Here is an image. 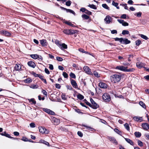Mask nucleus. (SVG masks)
Returning <instances> with one entry per match:
<instances>
[{
    "label": "nucleus",
    "mask_w": 149,
    "mask_h": 149,
    "mask_svg": "<svg viewBox=\"0 0 149 149\" xmlns=\"http://www.w3.org/2000/svg\"><path fill=\"white\" fill-rule=\"evenodd\" d=\"M121 76L118 74H114L110 76V79L111 82L116 83L119 82L121 79Z\"/></svg>",
    "instance_id": "nucleus-1"
},
{
    "label": "nucleus",
    "mask_w": 149,
    "mask_h": 149,
    "mask_svg": "<svg viewBox=\"0 0 149 149\" xmlns=\"http://www.w3.org/2000/svg\"><path fill=\"white\" fill-rule=\"evenodd\" d=\"M102 99L105 102H109L111 100V97L110 95L108 93H104L102 95Z\"/></svg>",
    "instance_id": "nucleus-2"
},
{
    "label": "nucleus",
    "mask_w": 149,
    "mask_h": 149,
    "mask_svg": "<svg viewBox=\"0 0 149 149\" xmlns=\"http://www.w3.org/2000/svg\"><path fill=\"white\" fill-rule=\"evenodd\" d=\"M38 129L39 131L42 134H46L49 133V131L46 129L44 127L39 126L38 127Z\"/></svg>",
    "instance_id": "nucleus-3"
},
{
    "label": "nucleus",
    "mask_w": 149,
    "mask_h": 149,
    "mask_svg": "<svg viewBox=\"0 0 149 149\" xmlns=\"http://www.w3.org/2000/svg\"><path fill=\"white\" fill-rule=\"evenodd\" d=\"M0 33L1 35L6 36H11V34L10 32L4 30H2L0 31Z\"/></svg>",
    "instance_id": "nucleus-4"
},
{
    "label": "nucleus",
    "mask_w": 149,
    "mask_h": 149,
    "mask_svg": "<svg viewBox=\"0 0 149 149\" xmlns=\"http://www.w3.org/2000/svg\"><path fill=\"white\" fill-rule=\"evenodd\" d=\"M70 81L72 87L78 89V86L76 81L72 79H70Z\"/></svg>",
    "instance_id": "nucleus-5"
},
{
    "label": "nucleus",
    "mask_w": 149,
    "mask_h": 149,
    "mask_svg": "<svg viewBox=\"0 0 149 149\" xmlns=\"http://www.w3.org/2000/svg\"><path fill=\"white\" fill-rule=\"evenodd\" d=\"M84 69L87 74L93 75V73L91 72V69L88 66H85L84 67Z\"/></svg>",
    "instance_id": "nucleus-6"
},
{
    "label": "nucleus",
    "mask_w": 149,
    "mask_h": 149,
    "mask_svg": "<svg viewBox=\"0 0 149 149\" xmlns=\"http://www.w3.org/2000/svg\"><path fill=\"white\" fill-rule=\"evenodd\" d=\"M107 138L111 142L113 143H115L116 145H117L118 144V142L117 141L115 138L114 137L111 136H108Z\"/></svg>",
    "instance_id": "nucleus-7"
},
{
    "label": "nucleus",
    "mask_w": 149,
    "mask_h": 149,
    "mask_svg": "<svg viewBox=\"0 0 149 149\" xmlns=\"http://www.w3.org/2000/svg\"><path fill=\"white\" fill-rule=\"evenodd\" d=\"M60 8L62 10H66V12L67 13H68V12L70 13H72V14H73L74 15H75V14H76V13H75L74 12V11H73V10H71V9H68L65 8L64 7H62V6H61L60 7Z\"/></svg>",
    "instance_id": "nucleus-8"
},
{
    "label": "nucleus",
    "mask_w": 149,
    "mask_h": 149,
    "mask_svg": "<svg viewBox=\"0 0 149 149\" xmlns=\"http://www.w3.org/2000/svg\"><path fill=\"white\" fill-rule=\"evenodd\" d=\"M89 107L93 109H96L99 107V106L98 104L95 102L91 104V106L90 105Z\"/></svg>",
    "instance_id": "nucleus-9"
},
{
    "label": "nucleus",
    "mask_w": 149,
    "mask_h": 149,
    "mask_svg": "<svg viewBox=\"0 0 149 149\" xmlns=\"http://www.w3.org/2000/svg\"><path fill=\"white\" fill-rule=\"evenodd\" d=\"M43 110L48 114L52 115H54L55 114L54 111L47 108H43Z\"/></svg>",
    "instance_id": "nucleus-10"
},
{
    "label": "nucleus",
    "mask_w": 149,
    "mask_h": 149,
    "mask_svg": "<svg viewBox=\"0 0 149 149\" xmlns=\"http://www.w3.org/2000/svg\"><path fill=\"white\" fill-rule=\"evenodd\" d=\"M133 120L136 121L140 122L143 120L142 117H138V116H135L133 118Z\"/></svg>",
    "instance_id": "nucleus-11"
},
{
    "label": "nucleus",
    "mask_w": 149,
    "mask_h": 149,
    "mask_svg": "<svg viewBox=\"0 0 149 149\" xmlns=\"http://www.w3.org/2000/svg\"><path fill=\"white\" fill-rule=\"evenodd\" d=\"M141 126L145 130H148L149 129V125L146 123H142L141 125Z\"/></svg>",
    "instance_id": "nucleus-12"
},
{
    "label": "nucleus",
    "mask_w": 149,
    "mask_h": 149,
    "mask_svg": "<svg viewBox=\"0 0 149 149\" xmlns=\"http://www.w3.org/2000/svg\"><path fill=\"white\" fill-rule=\"evenodd\" d=\"M52 122L53 123L54 125H57L59 123V120L55 118V117H53L52 118Z\"/></svg>",
    "instance_id": "nucleus-13"
},
{
    "label": "nucleus",
    "mask_w": 149,
    "mask_h": 149,
    "mask_svg": "<svg viewBox=\"0 0 149 149\" xmlns=\"http://www.w3.org/2000/svg\"><path fill=\"white\" fill-rule=\"evenodd\" d=\"M117 21L120 24H121L124 26H127L129 25L128 23L125 22L124 20L120 19H118Z\"/></svg>",
    "instance_id": "nucleus-14"
},
{
    "label": "nucleus",
    "mask_w": 149,
    "mask_h": 149,
    "mask_svg": "<svg viewBox=\"0 0 149 149\" xmlns=\"http://www.w3.org/2000/svg\"><path fill=\"white\" fill-rule=\"evenodd\" d=\"M21 68V65L19 63L16 64L14 67L15 70L16 71H20L22 70H22Z\"/></svg>",
    "instance_id": "nucleus-15"
},
{
    "label": "nucleus",
    "mask_w": 149,
    "mask_h": 149,
    "mask_svg": "<svg viewBox=\"0 0 149 149\" xmlns=\"http://www.w3.org/2000/svg\"><path fill=\"white\" fill-rule=\"evenodd\" d=\"M27 64L29 67L33 68H34L36 66L35 63L32 61H28L27 63Z\"/></svg>",
    "instance_id": "nucleus-16"
},
{
    "label": "nucleus",
    "mask_w": 149,
    "mask_h": 149,
    "mask_svg": "<svg viewBox=\"0 0 149 149\" xmlns=\"http://www.w3.org/2000/svg\"><path fill=\"white\" fill-rule=\"evenodd\" d=\"M99 86L101 88H107L108 86L105 83L100 82L99 84Z\"/></svg>",
    "instance_id": "nucleus-17"
},
{
    "label": "nucleus",
    "mask_w": 149,
    "mask_h": 149,
    "mask_svg": "<svg viewBox=\"0 0 149 149\" xmlns=\"http://www.w3.org/2000/svg\"><path fill=\"white\" fill-rule=\"evenodd\" d=\"M125 67L123 66L118 65L115 68L117 70L125 72Z\"/></svg>",
    "instance_id": "nucleus-18"
},
{
    "label": "nucleus",
    "mask_w": 149,
    "mask_h": 149,
    "mask_svg": "<svg viewBox=\"0 0 149 149\" xmlns=\"http://www.w3.org/2000/svg\"><path fill=\"white\" fill-rule=\"evenodd\" d=\"M81 126L86 127V129H87L86 130H89L92 132H94L95 131V130L94 129L91 127L87 126L85 125L82 124Z\"/></svg>",
    "instance_id": "nucleus-19"
},
{
    "label": "nucleus",
    "mask_w": 149,
    "mask_h": 149,
    "mask_svg": "<svg viewBox=\"0 0 149 149\" xmlns=\"http://www.w3.org/2000/svg\"><path fill=\"white\" fill-rule=\"evenodd\" d=\"M111 18L110 16H107L105 18L104 20L106 22V23L107 24H109L111 22Z\"/></svg>",
    "instance_id": "nucleus-20"
},
{
    "label": "nucleus",
    "mask_w": 149,
    "mask_h": 149,
    "mask_svg": "<svg viewBox=\"0 0 149 149\" xmlns=\"http://www.w3.org/2000/svg\"><path fill=\"white\" fill-rule=\"evenodd\" d=\"M40 43L43 46H46L47 45L48 43L47 40L45 39H43L40 40Z\"/></svg>",
    "instance_id": "nucleus-21"
},
{
    "label": "nucleus",
    "mask_w": 149,
    "mask_h": 149,
    "mask_svg": "<svg viewBox=\"0 0 149 149\" xmlns=\"http://www.w3.org/2000/svg\"><path fill=\"white\" fill-rule=\"evenodd\" d=\"M64 22L65 24H67V25H68L69 26H71L72 27H76V26H75L73 24H72L71 22H70L69 21H64Z\"/></svg>",
    "instance_id": "nucleus-22"
},
{
    "label": "nucleus",
    "mask_w": 149,
    "mask_h": 149,
    "mask_svg": "<svg viewBox=\"0 0 149 149\" xmlns=\"http://www.w3.org/2000/svg\"><path fill=\"white\" fill-rule=\"evenodd\" d=\"M28 100L29 103H30L31 104H36V102L35 99L33 98L31 99H28Z\"/></svg>",
    "instance_id": "nucleus-23"
},
{
    "label": "nucleus",
    "mask_w": 149,
    "mask_h": 149,
    "mask_svg": "<svg viewBox=\"0 0 149 149\" xmlns=\"http://www.w3.org/2000/svg\"><path fill=\"white\" fill-rule=\"evenodd\" d=\"M125 141L129 143L131 145L133 146L134 145V142L133 141L130 140V139L128 138H124Z\"/></svg>",
    "instance_id": "nucleus-24"
},
{
    "label": "nucleus",
    "mask_w": 149,
    "mask_h": 149,
    "mask_svg": "<svg viewBox=\"0 0 149 149\" xmlns=\"http://www.w3.org/2000/svg\"><path fill=\"white\" fill-rule=\"evenodd\" d=\"M143 63L141 62H137L136 63V66L137 68H139L141 69L143 67Z\"/></svg>",
    "instance_id": "nucleus-25"
},
{
    "label": "nucleus",
    "mask_w": 149,
    "mask_h": 149,
    "mask_svg": "<svg viewBox=\"0 0 149 149\" xmlns=\"http://www.w3.org/2000/svg\"><path fill=\"white\" fill-rule=\"evenodd\" d=\"M38 77L42 81H43L44 83H45V84H47V82L46 81V80L45 79H44V77L43 76H42L41 74H40L39 76Z\"/></svg>",
    "instance_id": "nucleus-26"
},
{
    "label": "nucleus",
    "mask_w": 149,
    "mask_h": 149,
    "mask_svg": "<svg viewBox=\"0 0 149 149\" xmlns=\"http://www.w3.org/2000/svg\"><path fill=\"white\" fill-rule=\"evenodd\" d=\"M79 31L77 30L70 29V35L77 33Z\"/></svg>",
    "instance_id": "nucleus-27"
},
{
    "label": "nucleus",
    "mask_w": 149,
    "mask_h": 149,
    "mask_svg": "<svg viewBox=\"0 0 149 149\" xmlns=\"http://www.w3.org/2000/svg\"><path fill=\"white\" fill-rule=\"evenodd\" d=\"M131 42V41L128 40L127 38H125V39H123V41L122 44H127L130 43Z\"/></svg>",
    "instance_id": "nucleus-28"
},
{
    "label": "nucleus",
    "mask_w": 149,
    "mask_h": 149,
    "mask_svg": "<svg viewBox=\"0 0 149 149\" xmlns=\"http://www.w3.org/2000/svg\"><path fill=\"white\" fill-rule=\"evenodd\" d=\"M39 143H42L44 144H45L46 145H47L48 146H49V143L48 142H47L43 139H41V140H40Z\"/></svg>",
    "instance_id": "nucleus-29"
},
{
    "label": "nucleus",
    "mask_w": 149,
    "mask_h": 149,
    "mask_svg": "<svg viewBox=\"0 0 149 149\" xmlns=\"http://www.w3.org/2000/svg\"><path fill=\"white\" fill-rule=\"evenodd\" d=\"M63 32L66 35H70V29H64L63 30Z\"/></svg>",
    "instance_id": "nucleus-30"
},
{
    "label": "nucleus",
    "mask_w": 149,
    "mask_h": 149,
    "mask_svg": "<svg viewBox=\"0 0 149 149\" xmlns=\"http://www.w3.org/2000/svg\"><path fill=\"white\" fill-rule=\"evenodd\" d=\"M127 67H125V72H133L135 70V69L134 68L127 69Z\"/></svg>",
    "instance_id": "nucleus-31"
},
{
    "label": "nucleus",
    "mask_w": 149,
    "mask_h": 149,
    "mask_svg": "<svg viewBox=\"0 0 149 149\" xmlns=\"http://www.w3.org/2000/svg\"><path fill=\"white\" fill-rule=\"evenodd\" d=\"M23 81L25 83H30L32 81V80L31 78L29 77L28 78L24 80Z\"/></svg>",
    "instance_id": "nucleus-32"
},
{
    "label": "nucleus",
    "mask_w": 149,
    "mask_h": 149,
    "mask_svg": "<svg viewBox=\"0 0 149 149\" xmlns=\"http://www.w3.org/2000/svg\"><path fill=\"white\" fill-rule=\"evenodd\" d=\"M61 46L60 47V48L62 49H67L68 48L67 46L65 44L63 43L61 44Z\"/></svg>",
    "instance_id": "nucleus-33"
},
{
    "label": "nucleus",
    "mask_w": 149,
    "mask_h": 149,
    "mask_svg": "<svg viewBox=\"0 0 149 149\" xmlns=\"http://www.w3.org/2000/svg\"><path fill=\"white\" fill-rule=\"evenodd\" d=\"M114 39L116 41H119L121 43H122L123 41V38H114Z\"/></svg>",
    "instance_id": "nucleus-34"
},
{
    "label": "nucleus",
    "mask_w": 149,
    "mask_h": 149,
    "mask_svg": "<svg viewBox=\"0 0 149 149\" xmlns=\"http://www.w3.org/2000/svg\"><path fill=\"white\" fill-rule=\"evenodd\" d=\"M0 134L2 136H5L8 138L9 136V134H7L6 132L5 131L2 133H0Z\"/></svg>",
    "instance_id": "nucleus-35"
},
{
    "label": "nucleus",
    "mask_w": 149,
    "mask_h": 149,
    "mask_svg": "<svg viewBox=\"0 0 149 149\" xmlns=\"http://www.w3.org/2000/svg\"><path fill=\"white\" fill-rule=\"evenodd\" d=\"M30 56L35 59H38L39 58V55L37 54H31L30 55Z\"/></svg>",
    "instance_id": "nucleus-36"
},
{
    "label": "nucleus",
    "mask_w": 149,
    "mask_h": 149,
    "mask_svg": "<svg viewBox=\"0 0 149 149\" xmlns=\"http://www.w3.org/2000/svg\"><path fill=\"white\" fill-rule=\"evenodd\" d=\"M77 98L80 100H83L84 98V97L83 95L81 94H79L77 95Z\"/></svg>",
    "instance_id": "nucleus-37"
},
{
    "label": "nucleus",
    "mask_w": 149,
    "mask_h": 149,
    "mask_svg": "<svg viewBox=\"0 0 149 149\" xmlns=\"http://www.w3.org/2000/svg\"><path fill=\"white\" fill-rule=\"evenodd\" d=\"M139 104L142 107L146 109V106L145 103L142 101H141L139 102Z\"/></svg>",
    "instance_id": "nucleus-38"
},
{
    "label": "nucleus",
    "mask_w": 149,
    "mask_h": 149,
    "mask_svg": "<svg viewBox=\"0 0 149 149\" xmlns=\"http://www.w3.org/2000/svg\"><path fill=\"white\" fill-rule=\"evenodd\" d=\"M114 130V131L115 132H116L118 134L120 135L121 136L122 135V132L121 131L119 130L118 129H117V128H115Z\"/></svg>",
    "instance_id": "nucleus-39"
},
{
    "label": "nucleus",
    "mask_w": 149,
    "mask_h": 149,
    "mask_svg": "<svg viewBox=\"0 0 149 149\" xmlns=\"http://www.w3.org/2000/svg\"><path fill=\"white\" fill-rule=\"evenodd\" d=\"M134 134L136 137L139 138L141 136V134L139 132H135Z\"/></svg>",
    "instance_id": "nucleus-40"
},
{
    "label": "nucleus",
    "mask_w": 149,
    "mask_h": 149,
    "mask_svg": "<svg viewBox=\"0 0 149 149\" xmlns=\"http://www.w3.org/2000/svg\"><path fill=\"white\" fill-rule=\"evenodd\" d=\"M82 17L85 19H88L90 18V17L85 14H83L81 16Z\"/></svg>",
    "instance_id": "nucleus-41"
},
{
    "label": "nucleus",
    "mask_w": 149,
    "mask_h": 149,
    "mask_svg": "<svg viewBox=\"0 0 149 149\" xmlns=\"http://www.w3.org/2000/svg\"><path fill=\"white\" fill-rule=\"evenodd\" d=\"M102 7L104 8L107 9L108 10H109L110 8L105 3L103 4L102 5Z\"/></svg>",
    "instance_id": "nucleus-42"
},
{
    "label": "nucleus",
    "mask_w": 149,
    "mask_h": 149,
    "mask_svg": "<svg viewBox=\"0 0 149 149\" xmlns=\"http://www.w3.org/2000/svg\"><path fill=\"white\" fill-rule=\"evenodd\" d=\"M88 6L90 7L91 8L94 9H96L97 8L96 6L94 4H89V5Z\"/></svg>",
    "instance_id": "nucleus-43"
},
{
    "label": "nucleus",
    "mask_w": 149,
    "mask_h": 149,
    "mask_svg": "<svg viewBox=\"0 0 149 149\" xmlns=\"http://www.w3.org/2000/svg\"><path fill=\"white\" fill-rule=\"evenodd\" d=\"M93 74L97 78H98L100 77V76L98 74V73L96 71H94Z\"/></svg>",
    "instance_id": "nucleus-44"
},
{
    "label": "nucleus",
    "mask_w": 149,
    "mask_h": 149,
    "mask_svg": "<svg viewBox=\"0 0 149 149\" xmlns=\"http://www.w3.org/2000/svg\"><path fill=\"white\" fill-rule=\"evenodd\" d=\"M124 126L125 128L126 129V130H128V131H130V127H129L128 124L126 123L124 125Z\"/></svg>",
    "instance_id": "nucleus-45"
},
{
    "label": "nucleus",
    "mask_w": 149,
    "mask_h": 149,
    "mask_svg": "<svg viewBox=\"0 0 149 149\" xmlns=\"http://www.w3.org/2000/svg\"><path fill=\"white\" fill-rule=\"evenodd\" d=\"M122 34L123 35H125V34H129V32L127 30H123L122 31Z\"/></svg>",
    "instance_id": "nucleus-46"
},
{
    "label": "nucleus",
    "mask_w": 149,
    "mask_h": 149,
    "mask_svg": "<svg viewBox=\"0 0 149 149\" xmlns=\"http://www.w3.org/2000/svg\"><path fill=\"white\" fill-rule=\"evenodd\" d=\"M31 74L35 77H38L40 74H37L33 71L31 72Z\"/></svg>",
    "instance_id": "nucleus-47"
},
{
    "label": "nucleus",
    "mask_w": 149,
    "mask_h": 149,
    "mask_svg": "<svg viewBox=\"0 0 149 149\" xmlns=\"http://www.w3.org/2000/svg\"><path fill=\"white\" fill-rule=\"evenodd\" d=\"M138 144L139 146L140 147H142L143 146V143L140 140H138Z\"/></svg>",
    "instance_id": "nucleus-48"
},
{
    "label": "nucleus",
    "mask_w": 149,
    "mask_h": 149,
    "mask_svg": "<svg viewBox=\"0 0 149 149\" xmlns=\"http://www.w3.org/2000/svg\"><path fill=\"white\" fill-rule=\"evenodd\" d=\"M70 77L72 78L75 79L76 78V76L75 74L71 72L70 74Z\"/></svg>",
    "instance_id": "nucleus-49"
},
{
    "label": "nucleus",
    "mask_w": 149,
    "mask_h": 149,
    "mask_svg": "<svg viewBox=\"0 0 149 149\" xmlns=\"http://www.w3.org/2000/svg\"><path fill=\"white\" fill-rule=\"evenodd\" d=\"M72 2L70 0H68L65 2V5L68 6H70Z\"/></svg>",
    "instance_id": "nucleus-50"
},
{
    "label": "nucleus",
    "mask_w": 149,
    "mask_h": 149,
    "mask_svg": "<svg viewBox=\"0 0 149 149\" xmlns=\"http://www.w3.org/2000/svg\"><path fill=\"white\" fill-rule=\"evenodd\" d=\"M140 36L141 38L145 40H147L148 39V37L144 35L141 34L140 35Z\"/></svg>",
    "instance_id": "nucleus-51"
},
{
    "label": "nucleus",
    "mask_w": 149,
    "mask_h": 149,
    "mask_svg": "<svg viewBox=\"0 0 149 149\" xmlns=\"http://www.w3.org/2000/svg\"><path fill=\"white\" fill-rule=\"evenodd\" d=\"M63 75L64 77L65 78H68V74L66 72H64L63 73Z\"/></svg>",
    "instance_id": "nucleus-52"
},
{
    "label": "nucleus",
    "mask_w": 149,
    "mask_h": 149,
    "mask_svg": "<svg viewBox=\"0 0 149 149\" xmlns=\"http://www.w3.org/2000/svg\"><path fill=\"white\" fill-rule=\"evenodd\" d=\"M74 110L76 112H77L79 113H81L82 114L83 113L82 112H81L80 111L81 110L79 109L76 108V109H74Z\"/></svg>",
    "instance_id": "nucleus-53"
},
{
    "label": "nucleus",
    "mask_w": 149,
    "mask_h": 149,
    "mask_svg": "<svg viewBox=\"0 0 149 149\" xmlns=\"http://www.w3.org/2000/svg\"><path fill=\"white\" fill-rule=\"evenodd\" d=\"M136 45L137 46H139L141 43V41L139 40H137L135 42Z\"/></svg>",
    "instance_id": "nucleus-54"
},
{
    "label": "nucleus",
    "mask_w": 149,
    "mask_h": 149,
    "mask_svg": "<svg viewBox=\"0 0 149 149\" xmlns=\"http://www.w3.org/2000/svg\"><path fill=\"white\" fill-rule=\"evenodd\" d=\"M85 13L88 15H92V12L86 9Z\"/></svg>",
    "instance_id": "nucleus-55"
},
{
    "label": "nucleus",
    "mask_w": 149,
    "mask_h": 149,
    "mask_svg": "<svg viewBox=\"0 0 149 149\" xmlns=\"http://www.w3.org/2000/svg\"><path fill=\"white\" fill-rule=\"evenodd\" d=\"M30 87L33 89H36L38 87V86L37 85H31Z\"/></svg>",
    "instance_id": "nucleus-56"
},
{
    "label": "nucleus",
    "mask_w": 149,
    "mask_h": 149,
    "mask_svg": "<svg viewBox=\"0 0 149 149\" xmlns=\"http://www.w3.org/2000/svg\"><path fill=\"white\" fill-rule=\"evenodd\" d=\"M84 101L87 105L88 106H90V105L91 106V104L88 102L86 99H84Z\"/></svg>",
    "instance_id": "nucleus-57"
},
{
    "label": "nucleus",
    "mask_w": 149,
    "mask_h": 149,
    "mask_svg": "<svg viewBox=\"0 0 149 149\" xmlns=\"http://www.w3.org/2000/svg\"><path fill=\"white\" fill-rule=\"evenodd\" d=\"M56 59V60L59 61H62L63 60L62 58L59 56H57Z\"/></svg>",
    "instance_id": "nucleus-58"
},
{
    "label": "nucleus",
    "mask_w": 149,
    "mask_h": 149,
    "mask_svg": "<svg viewBox=\"0 0 149 149\" xmlns=\"http://www.w3.org/2000/svg\"><path fill=\"white\" fill-rule=\"evenodd\" d=\"M21 140L24 141H28V139L26 137L23 136L22 139H21Z\"/></svg>",
    "instance_id": "nucleus-59"
},
{
    "label": "nucleus",
    "mask_w": 149,
    "mask_h": 149,
    "mask_svg": "<svg viewBox=\"0 0 149 149\" xmlns=\"http://www.w3.org/2000/svg\"><path fill=\"white\" fill-rule=\"evenodd\" d=\"M77 134L78 135L81 137H82L83 136V134L81 131H78Z\"/></svg>",
    "instance_id": "nucleus-60"
},
{
    "label": "nucleus",
    "mask_w": 149,
    "mask_h": 149,
    "mask_svg": "<svg viewBox=\"0 0 149 149\" xmlns=\"http://www.w3.org/2000/svg\"><path fill=\"white\" fill-rule=\"evenodd\" d=\"M66 87L68 89H69V90H73V88L72 87V86L70 85L67 86Z\"/></svg>",
    "instance_id": "nucleus-61"
},
{
    "label": "nucleus",
    "mask_w": 149,
    "mask_h": 149,
    "mask_svg": "<svg viewBox=\"0 0 149 149\" xmlns=\"http://www.w3.org/2000/svg\"><path fill=\"white\" fill-rule=\"evenodd\" d=\"M30 127L32 128H34L36 127V125L33 123H31L30 124Z\"/></svg>",
    "instance_id": "nucleus-62"
},
{
    "label": "nucleus",
    "mask_w": 149,
    "mask_h": 149,
    "mask_svg": "<svg viewBox=\"0 0 149 149\" xmlns=\"http://www.w3.org/2000/svg\"><path fill=\"white\" fill-rule=\"evenodd\" d=\"M127 17V15L126 14H123L121 15L120 18L123 19H126Z\"/></svg>",
    "instance_id": "nucleus-63"
},
{
    "label": "nucleus",
    "mask_w": 149,
    "mask_h": 149,
    "mask_svg": "<svg viewBox=\"0 0 149 149\" xmlns=\"http://www.w3.org/2000/svg\"><path fill=\"white\" fill-rule=\"evenodd\" d=\"M42 93L44 95L47 96V92L45 90L42 89Z\"/></svg>",
    "instance_id": "nucleus-64"
}]
</instances>
